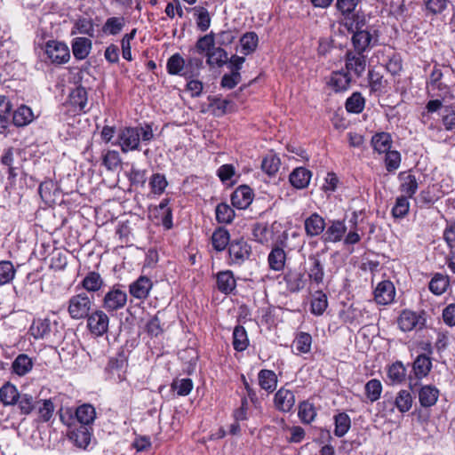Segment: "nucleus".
I'll return each instance as SVG.
<instances>
[{"label": "nucleus", "instance_id": "1", "mask_svg": "<svg viewBox=\"0 0 455 455\" xmlns=\"http://www.w3.org/2000/svg\"><path fill=\"white\" fill-rule=\"evenodd\" d=\"M381 29L361 30L351 34L352 50H348L345 55V67L348 74L359 78L365 71L367 56L365 52L379 44Z\"/></svg>", "mask_w": 455, "mask_h": 455}, {"label": "nucleus", "instance_id": "2", "mask_svg": "<svg viewBox=\"0 0 455 455\" xmlns=\"http://www.w3.org/2000/svg\"><path fill=\"white\" fill-rule=\"evenodd\" d=\"M360 0H336L335 8L340 14L339 24L344 27L349 34L357 33L361 30L381 29L382 22L362 10H356Z\"/></svg>", "mask_w": 455, "mask_h": 455}, {"label": "nucleus", "instance_id": "3", "mask_svg": "<svg viewBox=\"0 0 455 455\" xmlns=\"http://www.w3.org/2000/svg\"><path fill=\"white\" fill-rule=\"evenodd\" d=\"M154 138L151 125L127 126L119 129L114 145L120 147L124 154L140 150V142L148 143Z\"/></svg>", "mask_w": 455, "mask_h": 455}, {"label": "nucleus", "instance_id": "4", "mask_svg": "<svg viewBox=\"0 0 455 455\" xmlns=\"http://www.w3.org/2000/svg\"><path fill=\"white\" fill-rule=\"evenodd\" d=\"M455 71L450 65L435 64L427 82V89L434 96L444 98L455 83Z\"/></svg>", "mask_w": 455, "mask_h": 455}, {"label": "nucleus", "instance_id": "5", "mask_svg": "<svg viewBox=\"0 0 455 455\" xmlns=\"http://www.w3.org/2000/svg\"><path fill=\"white\" fill-rule=\"evenodd\" d=\"M396 323L403 332L422 331L427 327V313L425 310L413 311L405 308L400 312Z\"/></svg>", "mask_w": 455, "mask_h": 455}, {"label": "nucleus", "instance_id": "6", "mask_svg": "<svg viewBox=\"0 0 455 455\" xmlns=\"http://www.w3.org/2000/svg\"><path fill=\"white\" fill-rule=\"evenodd\" d=\"M93 304L92 299L85 292L73 295L68 299V312L74 320H81L87 317Z\"/></svg>", "mask_w": 455, "mask_h": 455}, {"label": "nucleus", "instance_id": "7", "mask_svg": "<svg viewBox=\"0 0 455 455\" xmlns=\"http://www.w3.org/2000/svg\"><path fill=\"white\" fill-rule=\"evenodd\" d=\"M432 367V359L428 355H419L411 363L413 376H408L409 387L413 390L419 380L428 376Z\"/></svg>", "mask_w": 455, "mask_h": 455}, {"label": "nucleus", "instance_id": "8", "mask_svg": "<svg viewBox=\"0 0 455 455\" xmlns=\"http://www.w3.org/2000/svg\"><path fill=\"white\" fill-rule=\"evenodd\" d=\"M127 302V293L119 286H113L103 297L102 307L108 313L116 312L124 307Z\"/></svg>", "mask_w": 455, "mask_h": 455}, {"label": "nucleus", "instance_id": "9", "mask_svg": "<svg viewBox=\"0 0 455 455\" xmlns=\"http://www.w3.org/2000/svg\"><path fill=\"white\" fill-rule=\"evenodd\" d=\"M48 59L54 64L67 63L70 59V51L67 44L56 40L48 41L44 49Z\"/></svg>", "mask_w": 455, "mask_h": 455}, {"label": "nucleus", "instance_id": "10", "mask_svg": "<svg viewBox=\"0 0 455 455\" xmlns=\"http://www.w3.org/2000/svg\"><path fill=\"white\" fill-rule=\"evenodd\" d=\"M228 264L241 266L251 254V247L243 239L233 240L228 247Z\"/></svg>", "mask_w": 455, "mask_h": 455}, {"label": "nucleus", "instance_id": "11", "mask_svg": "<svg viewBox=\"0 0 455 455\" xmlns=\"http://www.w3.org/2000/svg\"><path fill=\"white\" fill-rule=\"evenodd\" d=\"M109 317L102 310H96L87 316V327L92 334L102 336L108 332Z\"/></svg>", "mask_w": 455, "mask_h": 455}, {"label": "nucleus", "instance_id": "12", "mask_svg": "<svg viewBox=\"0 0 455 455\" xmlns=\"http://www.w3.org/2000/svg\"><path fill=\"white\" fill-rule=\"evenodd\" d=\"M373 295L377 304L389 305L395 300V287L390 280H383L377 284Z\"/></svg>", "mask_w": 455, "mask_h": 455}, {"label": "nucleus", "instance_id": "13", "mask_svg": "<svg viewBox=\"0 0 455 455\" xmlns=\"http://www.w3.org/2000/svg\"><path fill=\"white\" fill-rule=\"evenodd\" d=\"M274 404L276 410L282 412H289L295 404V395L292 391L280 388L275 395Z\"/></svg>", "mask_w": 455, "mask_h": 455}, {"label": "nucleus", "instance_id": "14", "mask_svg": "<svg viewBox=\"0 0 455 455\" xmlns=\"http://www.w3.org/2000/svg\"><path fill=\"white\" fill-rule=\"evenodd\" d=\"M152 287V281L148 277L141 275L130 284L129 291L133 298L137 299H145L148 297Z\"/></svg>", "mask_w": 455, "mask_h": 455}, {"label": "nucleus", "instance_id": "15", "mask_svg": "<svg viewBox=\"0 0 455 455\" xmlns=\"http://www.w3.org/2000/svg\"><path fill=\"white\" fill-rule=\"evenodd\" d=\"M440 390L433 385H423L418 390L419 403L423 408H430L438 401Z\"/></svg>", "mask_w": 455, "mask_h": 455}, {"label": "nucleus", "instance_id": "16", "mask_svg": "<svg viewBox=\"0 0 455 455\" xmlns=\"http://www.w3.org/2000/svg\"><path fill=\"white\" fill-rule=\"evenodd\" d=\"M367 80L371 94L379 96L385 92L387 81L384 78L383 74L375 68L368 70Z\"/></svg>", "mask_w": 455, "mask_h": 455}, {"label": "nucleus", "instance_id": "17", "mask_svg": "<svg viewBox=\"0 0 455 455\" xmlns=\"http://www.w3.org/2000/svg\"><path fill=\"white\" fill-rule=\"evenodd\" d=\"M252 190L247 186L238 187L232 194V205L237 209H246L252 202Z\"/></svg>", "mask_w": 455, "mask_h": 455}, {"label": "nucleus", "instance_id": "18", "mask_svg": "<svg viewBox=\"0 0 455 455\" xmlns=\"http://www.w3.org/2000/svg\"><path fill=\"white\" fill-rule=\"evenodd\" d=\"M352 82V77L350 74L346 71H333L331 74L329 81L327 84L331 87L335 92H341L347 91L350 84Z\"/></svg>", "mask_w": 455, "mask_h": 455}, {"label": "nucleus", "instance_id": "19", "mask_svg": "<svg viewBox=\"0 0 455 455\" xmlns=\"http://www.w3.org/2000/svg\"><path fill=\"white\" fill-rule=\"evenodd\" d=\"M371 146L374 152L379 155H383V153L391 149L393 146L391 133L387 132H376L371 139Z\"/></svg>", "mask_w": 455, "mask_h": 455}, {"label": "nucleus", "instance_id": "20", "mask_svg": "<svg viewBox=\"0 0 455 455\" xmlns=\"http://www.w3.org/2000/svg\"><path fill=\"white\" fill-rule=\"evenodd\" d=\"M88 101L87 92L84 87L77 86L69 94V104L74 108L75 112H86Z\"/></svg>", "mask_w": 455, "mask_h": 455}, {"label": "nucleus", "instance_id": "21", "mask_svg": "<svg viewBox=\"0 0 455 455\" xmlns=\"http://www.w3.org/2000/svg\"><path fill=\"white\" fill-rule=\"evenodd\" d=\"M91 427L80 426L69 432L68 437L80 449H86L91 442Z\"/></svg>", "mask_w": 455, "mask_h": 455}, {"label": "nucleus", "instance_id": "22", "mask_svg": "<svg viewBox=\"0 0 455 455\" xmlns=\"http://www.w3.org/2000/svg\"><path fill=\"white\" fill-rule=\"evenodd\" d=\"M387 375L391 385H400L406 380L407 370L401 361H395L387 366Z\"/></svg>", "mask_w": 455, "mask_h": 455}, {"label": "nucleus", "instance_id": "23", "mask_svg": "<svg viewBox=\"0 0 455 455\" xmlns=\"http://www.w3.org/2000/svg\"><path fill=\"white\" fill-rule=\"evenodd\" d=\"M95 418V408L89 403L82 404L76 409V419L81 426L90 427V425L93 423Z\"/></svg>", "mask_w": 455, "mask_h": 455}, {"label": "nucleus", "instance_id": "24", "mask_svg": "<svg viewBox=\"0 0 455 455\" xmlns=\"http://www.w3.org/2000/svg\"><path fill=\"white\" fill-rule=\"evenodd\" d=\"M72 52L76 60H84L92 49V41L87 37H76L72 41Z\"/></svg>", "mask_w": 455, "mask_h": 455}, {"label": "nucleus", "instance_id": "25", "mask_svg": "<svg viewBox=\"0 0 455 455\" xmlns=\"http://www.w3.org/2000/svg\"><path fill=\"white\" fill-rule=\"evenodd\" d=\"M235 285L236 283L232 271L225 270L217 274V287L222 293H230L235 290Z\"/></svg>", "mask_w": 455, "mask_h": 455}, {"label": "nucleus", "instance_id": "26", "mask_svg": "<svg viewBox=\"0 0 455 455\" xmlns=\"http://www.w3.org/2000/svg\"><path fill=\"white\" fill-rule=\"evenodd\" d=\"M450 286V278L448 275H444L442 273L434 274L428 283L429 291L436 295L440 296L446 292Z\"/></svg>", "mask_w": 455, "mask_h": 455}, {"label": "nucleus", "instance_id": "27", "mask_svg": "<svg viewBox=\"0 0 455 455\" xmlns=\"http://www.w3.org/2000/svg\"><path fill=\"white\" fill-rule=\"evenodd\" d=\"M347 231V227L342 220H334L331 225L328 227L324 233V240L326 242H339Z\"/></svg>", "mask_w": 455, "mask_h": 455}, {"label": "nucleus", "instance_id": "28", "mask_svg": "<svg viewBox=\"0 0 455 455\" xmlns=\"http://www.w3.org/2000/svg\"><path fill=\"white\" fill-rule=\"evenodd\" d=\"M34 118L32 109L26 105H21L14 111L12 122L15 126L22 127L29 124Z\"/></svg>", "mask_w": 455, "mask_h": 455}, {"label": "nucleus", "instance_id": "29", "mask_svg": "<svg viewBox=\"0 0 455 455\" xmlns=\"http://www.w3.org/2000/svg\"><path fill=\"white\" fill-rule=\"evenodd\" d=\"M81 285L89 292H97L104 285V280L99 273L91 271L82 280Z\"/></svg>", "mask_w": 455, "mask_h": 455}, {"label": "nucleus", "instance_id": "30", "mask_svg": "<svg viewBox=\"0 0 455 455\" xmlns=\"http://www.w3.org/2000/svg\"><path fill=\"white\" fill-rule=\"evenodd\" d=\"M311 172L302 167L296 168L290 174V182L296 188H306L310 181Z\"/></svg>", "mask_w": 455, "mask_h": 455}, {"label": "nucleus", "instance_id": "31", "mask_svg": "<svg viewBox=\"0 0 455 455\" xmlns=\"http://www.w3.org/2000/svg\"><path fill=\"white\" fill-rule=\"evenodd\" d=\"M36 408L40 421L48 422L54 415L55 406L51 398L37 401Z\"/></svg>", "mask_w": 455, "mask_h": 455}, {"label": "nucleus", "instance_id": "32", "mask_svg": "<svg viewBox=\"0 0 455 455\" xmlns=\"http://www.w3.org/2000/svg\"><path fill=\"white\" fill-rule=\"evenodd\" d=\"M334 435L343 437L351 427V419L346 412H339L334 415Z\"/></svg>", "mask_w": 455, "mask_h": 455}, {"label": "nucleus", "instance_id": "33", "mask_svg": "<svg viewBox=\"0 0 455 455\" xmlns=\"http://www.w3.org/2000/svg\"><path fill=\"white\" fill-rule=\"evenodd\" d=\"M365 107V99L359 92H353L346 100L345 108L348 113L360 114Z\"/></svg>", "mask_w": 455, "mask_h": 455}, {"label": "nucleus", "instance_id": "34", "mask_svg": "<svg viewBox=\"0 0 455 455\" xmlns=\"http://www.w3.org/2000/svg\"><path fill=\"white\" fill-rule=\"evenodd\" d=\"M20 397V393L17 387L7 382L0 388V401L5 406L14 405L17 403V399Z\"/></svg>", "mask_w": 455, "mask_h": 455}, {"label": "nucleus", "instance_id": "35", "mask_svg": "<svg viewBox=\"0 0 455 455\" xmlns=\"http://www.w3.org/2000/svg\"><path fill=\"white\" fill-rule=\"evenodd\" d=\"M413 403V397L410 391L406 389H401L397 394L394 401V405L401 413L408 412Z\"/></svg>", "mask_w": 455, "mask_h": 455}, {"label": "nucleus", "instance_id": "36", "mask_svg": "<svg viewBox=\"0 0 455 455\" xmlns=\"http://www.w3.org/2000/svg\"><path fill=\"white\" fill-rule=\"evenodd\" d=\"M206 62L210 67H222L228 62L227 52L221 47H213L206 55Z\"/></svg>", "mask_w": 455, "mask_h": 455}, {"label": "nucleus", "instance_id": "37", "mask_svg": "<svg viewBox=\"0 0 455 455\" xmlns=\"http://www.w3.org/2000/svg\"><path fill=\"white\" fill-rule=\"evenodd\" d=\"M169 204L170 199L164 198L161 201L159 205L156 207L157 217L161 219L162 224L167 229H170L172 226V213L171 208L169 207Z\"/></svg>", "mask_w": 455, "mask_h": 455}, {"label": "nucleus", "instance_id": "38", "mask_svg": "<svg viewBox=\"0 0 455 455\" xmlns=\"http://www.w3.org/2000/svg\"><path fill=\"white\" fill-rule=\"evenodd\" d=\"M212 243L216 251H222L225 250L227 245L230 243L228 231L224 228H217L212 235Z\"/></svg>", "mask_w": 455, "mask_h": 455}, {"label": "nucleus", "instance_id": "39", "mask_svg": "<svg viewBox=\"0 0 455 455\" xmlns=\"http://www.w3.org/2000/svg\"><path fill=\"white\" fill-rule=\"evenodd\" d=\"M166 68L170 75L184 76L185 59L175 53L168 59Z\"/></svg>", "mask_w": 455, "mask_h": 455}, {"label": "nucleus", "instance_id": "40", "mask_svg": "<svg viewBox=\"0 0 455 455\" xmlns=\"http://www.w3.org/2000/svg\"><path fill=\"white\" fill-rule=\"evenodd\" d=\"M249 346V339L245 329L241 326H235L233 331V347L234 349L242 352Z\"/></svg>", "mask_w": 455, "mask_h": 455}, {"label": "nucleus", "instance_id": "41", "mask_svg": "<svg viewBox=\"0 0 455 455\" xmlns=\"http://www.w3.org/2000/svg\"><path fill=\"white\" fill-rule=\"evenodd\" d=\"M383 390L382 384L378 379H371L364 386V393L371 403L378 401Z\"/></svg>", "mask_w": 455, "mask_h": 455}, {"label": "nucleus", "instance_id": "42", "mask_svg": "<svg viewBox=\"0 0 455 455\" xmlns=\"http://www.w3.org/2000/svg\"><path fill=\"white\" fill-rule=\"evenodd\" d=\"M259 44V37L255 32H247L240 38L242 52L249 55L254 52Z\"/></svg>", "mask_w": 455, "mask_h": 455}, {"label": "nucleus", "instance_id": "43", "mask_svg": "<svg viewBox=\"0 0 455 455\" xmlns=\"http://www.w3.org/2000/svg\"><path fill=\"white\" fill-rule=\"evenodd\" d=\"M286 259V254L282 248L275 247L272 249L268 255V264L271 269L280 271L283 268Z\"/></svg>", "mask_w": 455, "mask_h": 455}, {"label": "nucleus", "instance_id": "44", "mask_svg": "<svg viewBox=\"0 0 455 455\" xmlns=\"http://www.w3.org/2000/svg\"><path fill=\"white\" fill-rule=\"evenodd\" d=\"M12 367L14 373L23 376L31 371L33 363L27 355L21 354L15 358Z\"/></svg>", "mask_w": 455, "mask_h": 455}, {"label": "nucleus", "instance_id": "45", "mask_svg": "<svg viewBox=\"0 0 455 455\" xmlns=\"http://www.w3.org/2000/svg\"><path fill=\"white\" fill-rule=\"evenodd\" d=\"M203 68V60L198 57H189L185 60L184 77H197Z\"/></svg>", "mask_w": 455, "mask_h": 455}, {"label": "nucleus", "instance_id": "46", "mask_svg": "<svg viewBox=\"0 0 455 455\" xmlns=\"http://www.w3.org/2000/svg\"><path fill=\"white\" fill-rule=\"evenodd\" d=\"M312 337L309 333L300 332L293 340V349L296 354L308 353L311 348Z\"/></svg>", "mask_w": 455, "mask_h": 455}, {"label": "nucleus", "instance_id": "47", "mask_svg": "<svg viewBox=\"0 0 455 455\" xmlns=\"http://www.w3.org/2000/svg\"><path fill=\"white\" fill-rule=\"evenodd\" d=\"M419 188L417 178L414 174L409 173L403 178L400 185V191L403 193V196L412 198Z\"/></svg>", "mask_w": 455, "mask_h": 455}, {"label": "nucleus", "instance_id": "48", "mask_svg": "<svg viewBox=\"0 0 455 455\" xmlns=\"http://www.w3.org/2000/svg\"><path fill=\"white\" fill-rule=\"evenodd\" d=\"M259 383L261 388L273 391L276 387L277 378L273 371L261 370L259 372Z\"/></svg>", "mask_w": 455, "mask_h": 455}, {"label": "nucleus", "instance_id": "49", "mask_svg": "<svg viewBox=\"0 0 455 455\" xmlns=\"http://www.w3.org/2000/svg\"><path fill=\"white\" fill-rule=\"evenodd\" d=\"M385 155V168L388 172H395L401 165L402 156L398 150H391L383 153Z\"/></svg>", "mask_w": 455, "mask_h": 455}, {"label": "nucleus", "instance_id": "50", "mask_svg": "<svg viewBox=\"0 0 455 455\" xmlns=\"http://www.w3.org/2000/svg\"><path fill=\"white\" fill-rule=\"evenodd\" d=\"M51 323L49 319H37L33 322L30 332L36 339H43L50 333Z\"/></svg>", "mask_w": 455, "mask_h": 455}, {"label": "nucleus", "instance_id": "51", "mask_svg": "<svg viewBox=\"0 0 455 455\" xmlns=\"http://www.w3.org/2000/svg\"><path fill=\"white\" fill-rule=\"evenodd\" d=\"M409 198L400 196L395 200V204L391 210V214L395 219H403L409 213Z\"/></svg>", "mask_w": 455, "mask_h": 455}, {"label": "nucleus", "instance_id": "52", "mask_svg": "<svg viewBox=\"0 0 455 455\" xmlns=\"http://www.w3.org/2000/svg\"><path fill=\"white\" fill-rule=\"evenodd\" d=\"M125 25L124 18L111 17L108 18L103 25L102 31L108 35H117L121 32Z\"/></svg>", "mask_w": 455, "mask_h": 455}, {"label": "nucleus", "instance_id": "53", "mask_svg": "<svg viewBox=\"0 0 455 455\" xmlns=\"http://www.w3.org/2000/svg\"><path fill=\"white\" fill-rule=\"evenodd\" d=\"M235 217L234 210L227 204L221 203L216 207V220L220 223L228 224Z\"/></svg>", "mask_w": 455, "mask_h": 455}, {"label": "nucleus", "instance_id": "54", "mask_svg": "<svg viewBox=\"0 0 455 455\" xmlns=\"http://www.w3.org/2000/svg\"><path fill=\"white\" fill-rule=\"evenodd\" d=\"M196 17V25L201 31H206L211 25L209 12L204 7L196 6L193 8Z\"/></svg>", "mask_w": 455, "mask_h": 455}, {"label": "nucleus", "instance_id": "55", "mask_svg": "<svg viewBox=\"0 0 455 455\" xmlns=\"http://www.w3.org/2000/svg\"><path fill=\"white\" fill-rule=\"evenodd\" d=\"M215 46L214 34L212 32L201 36L196 44V50L199 54L207 55L209 52Z\"/></svg>", "mask_w": 455, "mask_h": 455}, {"label": "nucleus", "instance_id": "56", "mask_svg": "<svg viewBox=\"0 0 455 455\" xmlns=\"http://www.w3.org/2000/svg\"><path fill=\"white\" fill-rule=\"evenodd\" d=\"M17 403L20 413L23 415L30 414L36 408V404L33 395L29 394H20V397L17 399Z\"/></svg>", "mask_w": 455, "mask_h": 455}, {"label": "nucleus", "instance_id": "57", "mask_svg": "<svg viewBox=\"0 0 455 455\" xmlns=\"http://www.w3.org/2000/svg\"><path fill=\"white\" fill-rule=\"evenodd\" d=\"M16 270L11 261H0V285L9 283L15 276Z\"/></svg>", "mask_w": 455, "mask_h": 455}, {"label": "nucleus", "instance_id": "58", "mask_svg": "<svg viewBox=\"0 0 455 455\" xmlns=\"http://www.w3.org/2000/svg\"><path fill=\"white\" fill-rule=\"evenodd\" d=\"M280 167V159L273 155H267L261 163V168L269 176H272L277 172Z\"/></svg>", "mask_w": 455, "mask_h": 455}, {"label": "nucleus", "instance_id": "59", "mask_svg": "<svg viewBox=\"0 0 455 455\" xmlns=\"http://www.w3.org/2000/svg\"><path fill=\"white\" fill-rule=\"evenodd\" d=\"M167 185L168 182L166 180L165 176L161 173L153 174L149 180V186L151 188V191L152 193L157 196H160L164 192Z\"/></svg>", "mask_w": 455, "mask_h": 455}, {"label": "nucleus", "instance_id": "60", "mask_svg": "<svg viewBox=\"0 0 455 455\" xmlns=\"http://www.w3.org/2000/svg\"><path fill=\"white\" fill-rule=\"evenodd\" d=\"M298 416L303 423L309 424L313 421V403L310 400L299 403Z\"/></svg>", "mask_w": 455, "mask_h": 455}, {"label": "nucleus", "instance_id": "61", "mask_svg": "<svg viewBox=\"0 0 455 455\" xmlns=\"http://www.w3.org/2000/svg\"><path fill=\"white\" fill-rule=\"evenodd\" d=\"M102 164L108 170H115L121 164V157L117 151L108 150L102 156Z\"/></svg>", "mask_w": 455, "mask_h": 455}, {"label": "nucleus", "instance_id": "62", "mask_svg": "<svg viewBox=\"0 0 455 455\" xmlns=\"http://www.w3.org/2000/svg\"><path fill=\"white\" fill-rule=\"evenodd\" d=\"M172 387L179 395H188L193 388V381L190 379H176L172 382Z\"/></svg>", "mask_w": 455, "mask_h": 455}, {"label": "nucleus", "instance_id": "63", "mask_svg": "<svg viewBox=\"0 0 455 455\" xmlns=\"http://www.w3.org/2000/svg\"><path fill=\"white\" fill-rule=\"evenodd\" d=\"M339 180L337 174L333 172H329L324 178V182L322 185V190L326 194L334 192L338 187Z\"/></svg>", "mask_w": 455, "mask_h": 455}, {"label": "nucleus", "instance_id": "64", "mask_svg": "<svg viewBox=\"0 0 455 455\" xmlns=\"http://www.w3.org/2000/svg\"><path fill=\"white\" fill-rule=\"evenodd\" d=\"M443 237L449 248L455 249V220H447Z\"/></svg>", "mask_w": 455, "mask_h": 455}]
</instances>
